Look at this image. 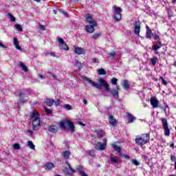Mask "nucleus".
I'll return each instance as SVG.
<instances>
[{"instance_id":"57","label":"nucleus","mask_w":176,"mask_h":176,"mask_svg":"<svg viewBox=\"0 0 176 176\" xmlns=\"http://www.w3.org/2000/svg\"><path fill=\"white\" fill-rule=\"evenodd\" d=\"M80 175H81V176H89V175H87L86 174V173H85V172H81Z\"/></svg>"},{"instance_id":"6","label":"nucleus","mask_w":176,"mask_h":176,"mask_svg":"<svg viewBox=\"0 0 176 176\" xmlns=\"http://www.w3.org/2000/svg\"><path fill=\"white\" fill-rule=\"evenodd\" d=\"M113 9H114V19L116 21H120L122 20V8L120 7H116V6H113Z\"/></svg>"},{"instance_id":"63","label":"nucleus","mask_w":176,"mask_h":176,"mask_svg":"<svg viewBox=\"0 0 176 176\" xmlns=\"http://www.w3.org/2000/svg\"><path fill=\"white\" fill-rule=\"evenodd\" d=\"M173 66L176 67V61L173 64Z\"/></svg>"},{"instance_id":"41","label":"nucleus","mask_w":176,"mask_h":176,"mask_svg":"<svg viewBox=\"0 0 176 176\" xmlns=\"http://www.w3.org/2000/svg\"><path fill=\"white\" fill-rule=\"evenodd\" d=\"M77 170L79 171L80 174H82L83 173V167L82 166H78L77 167Z\"/></svg>"},{"instance_id":"12","label":"nucleus","mask_w":176,"mask_h":176,"mask_svg":"<svg viewBox=\"0 0 176 176\" xmlns=\"http://www.w3.org/2000/svg\"><path fill=\"white\" fill-rule=\"evenodd\" d=\"M47 130L50 133H56L57 131H58V127H57V126L55 124L50 125L47 128Z\"/></svg>"},{"instance_id":"7","label":"nucleus","mask_w":176,"mask_h":176,"mask_svg":"<svg viewBox=\"0 0 176 176\" xmlns=\"http://www.w3.org/2000/svg\"><path fill=\"white\" fill-rule=\"evenodd\" d=\"M133 32L136 36H140V33L141 32V22L140 20L135 21Z\"/></svg>"},{"instance_id":"56","label":"nucleus","mask_w":176,"mask_h":176,"mask_svg":"<svg viewBox=\"0 0 176 176\" xmlns=\"http://www.w3.org/2000/svg\"><path fill=\"white\" fill-rule=\"evenodd\" d=\"M0 47H3V49H5V47H6V46H5V45H3V43H0Z\"/></svg>"},{"instance_id":"26","label":"nucleus","mask_w":176,"mask_h":176,"mask_svg":"<svg viewBox=\"0 0 176 176\" xmlns=\"http://www.w3.org/2000/svg\"><path fill=\"white\" fill-rule=\"evenodd\" d=\"M65 164H67V166L69 167L70 171H72V173H75V170L72 168V166H71V165L69 164V163H68V160H65Z\"/></svg>"},{"instance_id":"2","label":"nucleus","mask_w":176,"mask_h":176,"mask_svg":"<svg viewBox=\"0 0 176 176\" xmlns=\"http://www.w3.org/2000/svg\"><path fill=\"white\" fill-rule=\"evenodd\" d=\"M145 38L150 40L153 38L155 41H157L152 45V49L155 52V54H159V52L157 50L162 49V46H163L162 41H160V36L157 34H153V32H152V30H151L148 25H146Z\"/></svg>"},{"instance_id":"46","label":"nucleus","mask_w":176,"mask_h":176,"mask_svg":"<svg viewBox=\"0 0 176 176\" xmlns=\"http://www.w3.org/2000/svg\"><path fill=\"white\" fill-rule=\"evenodd\" d=\"M133 164H135V166H140L141 163L137 161V160H133Z\"/></svg>"},{"instance_id":"30","label":"nucleus","mask_w":176,"mask_h":176,"mask_svg":"<svg viewBox=\"0 0 176 176\" xmlns=\"http://www.w3.org/2000/svg\"><path fill=\"white\" fill-rule=\"evenodd\" d=\"M98 73L99 75H106L107 74V72H105V69H98Z\"/></svg>"},{"instance_id":"9","label":"nucleus","mask_w":176,"mask_h":176,"mask_svg":"<svg viewBox=\"0 0 176 176\" xmlns=\"http://www.w3.org/2000/svg\"><path fill=\"white\" fill-rule=\"evenodd\" d=\"M86 21L91 25H97V22L93 19V16L90 14H87L86 16Z\"/></svg>"},{"instance_id":"45","label":"nucleus","mask_w":176,"mask_h":176,"mask_svg":"<svg viewBox=\"0 0 176 176\" xmlns=\"http://www.w3.org/2000/svg\"><path fill=\"white\" fill-rule=\"evenodd\" d=\"M15 27H16V30H19V31H21V32L23 31V28L21 27V25L16 24Z\"/></svg>"},{"instance_id":"49","label":"nucleus","mask_w":176,"mask_h":176,"mask_svg":"<svg viewBox=\"0 0 176 176\" xmlns=\"http://www.w3.org/2000/svg\"><path fill=\"white\" fill-rule=\"evenodd\" d=\"M54 102H55L56 107H58V105H60V99H58L56 102L54 101Z\"/></svg>"},{"instance_id":"52","label":"nucleus","mask_w":176,"mask_h":176,"mask_svg":"<svg viewBox=\"0 0 176 176\" xmlns=\"http://www.w3.org/2000/svg\"><path fill=\"white\" fill-rule=\"evenodd\" d=\"M77 124H79L80 126H86V124H83V122L80 121H78Z\"/></svg>"},{"instance_id":"4","label":"nucleus","mask_w":176,"mask_h":176,"mask_svg":"<svg viewBox=\"0 0 176 176\" xmlns=\"http://www.w3.org/2000/svg\"><path fill=\"white\" fill-rule=\"evenodd\" d=\"M150 103L151 107H153V108H160V109H164V111H166V109H167V105L166 106V103L164 102V106H159V101L157 100V98L156 97H152L150 99Z\"/></svg>"},{"instance_id":"33","label":"nucleus","mask_w":176,"mask_h":176,"mask_svg":"<svg viewBox=\"0 0 176 176\" xmlns=\"http://www.w3.org/2000/svg\"><path fill=\"white\" fill-rule=\"evenodd\" d=\"M100 36H101V32L94 34H93V35L91 36V37H92L94 39H97L98 38H100Z\"/></svg>"},{"instance_id":"23","label":"nucleus","mask_w":176,"mask_h":176,"mask_svg":"<svg viewBox=\"0 0 176 176\" xmlns=\"http://www.w3.org/2000/svg\"><path fill=\"white\" fill-rule=\"evenodd\" d=\"M45 104L47 107H52L54 104V100L53 99H47L45 100Z\"/></svg>"},{"instance_id":"38","label":"nucleus","mask_w":176,"mask_h":176,"mask_svg":"<svg viewBox=\"0 0 176 176\" xmlns=\"http://www.w3.org/2000/svg\"><path fill=\"white\" fill-rule=\"evenodd\" d=\"M63 108H65V109H67L68 111H71V109H72V106L70 104H65Z\"/></svg>"},{"instance_id":"22","label":"nucleus","mask_w":176,"mask_h":176,"mask_svg":"<svg viewBox=\"0 0 176 176\" xmlns=\"http://www.w3.org/2000/svg\"><path fill=\"white\" fill-rule=\"evenodd\" d=\"M74 52L76 54H85V51L81 47H76Z\"/></svg>"},{"instance_id":"34","label":"nucleus","mask_w":176,"mask_h":176,"mask_svg":"<svg viewBox=\"0 0 176 176\" xmlns=\"http://www.w3.org/2000/svg\"><path fill=\"white\" fill-rule=\"evenodd\" d=\"M152 65L155 66L156 65V62L157 61V58L155 57L151 59Z\"/></svg>"},{"instance_id":"64","label":"nucleus","mask_w":176,"mask_h":176,"mask_svg":"<svg viewBox=\"0 0 176 176\" xmlns=\"http://www.w3.org/2000/svg\"><path fill=\"white\" fill-rule=\"evenodd\" d=\"M107 139H105L103 144H106L107 145Z\"/></svg>"},{"instance_id":"36","label":"nucleus","mask_w":176,"mask_h":176,"mask_svg":"<svg viewBox=\"0 0 176 176\" xmlns=\"http://www.w3.org/2000/svg\"><path fill=\"white\" fill-rule=\"evenodd\" d=\"M8 16L10 17L11 21H12V22L16 21V18L12 14L8 13Z\"/></svg>"},{"instance_id":"59","label":"nucleus","mask_w":176,"mask_h":176,"mask_svg":"<svg viewBox=\"0 0 176 176\" xmlns=\"http://www.w3.org/2000/svg\"><path fill=\"white\" fill-rule=\"evenodd\" d=\"M82 102L83 104H85V105H87V100H86L85 99H83Z\"/></svg>"},{"instance_id":"50","label":"nucleus","mask_w":176,"mask_h":176,"mask_svg":"<svg viewBox=\"0 0 176 176\" xmlns=\"http://www.w3.org/2000/svg\"><path fill=\"white\" fill-rule=\"evenodd\" d=\"M121 156H123L124 157H125V159H130V156L127 155H124L122 153H120Z\"/></svg>"},{"instance_id":"28","label":"nucleus","mask_w":176,"mask_h":176,"mask_svg":"<svg viewBox=\"0 0 176 176\" xmlns=\"http://www.w3.org/2000/svg\"><path fill=\"white\" fill-rule=\"evenodd\" d=\"M113 149H115L117 152H118L120 154L122 153L121 148L119 146L114 144L113 145Z\"/></svg>"},{"instance_id":"43","label":"nucleus","mask_w":176,"mask_h":176,"mask_svg":"<svg viewBox=\"0 0 176 176\" xmlns=\"http://www.w3.org/2000/svg\"><path fill=\"white\" fill-rule=\"evenodd\" d=\"M13 148H14V149L19 150V149H20V144L15 143L13 144Z\"/></svg>"},{"instance_id":"48","label":"nucleus","mask_w":176,"mask_h":176,"mask_svg":"<svg viewBox=\"0 0 176 176\" xmlns=\"http://www.w3.org/2000/svg\"><path fill=\"white\" fill-rule=\"evenodd\" d=\"M45 112L47 115H52V110L49 109H45Z\"/></svg>"},{"instance_id":"60","label":"nucleus","mask_w":176,"mask_h":176,"mask_svg":"<svg viewBox=\"0 0 176 176\" xmlns=\"http://www.w3.org/2000/svg\"><path fill=\"white\" fill-rule=\"evenodd\" d=\"M27 133H28L29 134H31V135H32V134H33V132L31 130H28Z\"/></svg>"},{"instance_id":"32","label":"nucleus","mask_w":176,"mask_h":176,"mask_svg":"<svg viewBox=\"0 0 176 176\" xmlns=\"http://www.w3.org/2000/svg\"><path fill=\"white\" fill-rule=\"evenodd\" d=\"M127 120H128L129 123H133V115L128 113Z\"/></svg>"},{"instance_id":"37","label":"nucleus","mask_w":176,"mask_h":176,"mask_svg":"<svg viewBox=\"0 0 176 176\" xmlns=\"http://www.w3.org/2000/svg\"><path fill=\"white\" fill-rule=\"evenodd\" d=\"M97 137L98 138H102V137H104V132L102 131H99L98 132Z\"/></svg>"},{"instance_id":"44","label":"nucleus","mask_w":176,"mask_h":176,"mask_svg":"<svg viewBox=\"0 0 176 176\" xmlns=\"http://www.w3.org/2000/svg\"><path fill=\"white\" fill-rule=\"evenodd\" d=\"M89 156L94 157V156H96V153L94 152V151L91 150L89 151Z\"/></svg>"},{"instance_id":"62","label":"nucleus","mask_w":176,"mask_h":176,"mask_svg":"<svg viewBox=\"0 0 176 176\" xmlns=\"http://www.w3.org/2000/svg\"><path fill=\"white\" fill-rule=\"evenodd\" d=\"M50 54L51 56H53L54 57L56 56V55H54V54H53L52 52L50 53Z\"/></svg>"},{"instance_id":"8","label":"nucleus","mask_w":176,"mask_h":176,"mask_svg":"<svg viewBox=\"0 0 176 176\" xmlns=\"http://www.w3.org/2000/svg\"><path fill=\"white\" fill-rule=\"evenodd\" d=\"M41 128V120L39 118H34L32 120V129L34 131L39 130Z\"/></svg>"},{"instance_id":"10","label":"nucleus","mask_w":176,"mask_h":176,"mask_svg":"<svg viewBox=\"0 0 176 176\" xmlns=\"http://www.w3.org/2000/svg\"><path fill=\"white\" fill-rule=\"evenodd\" d=\"M95 148L97 151H104L107 148V144L98 142L94 144Z\"/></svg>"},{"instance_id":"5","label":"nucleus","mask_w":176,"mask_h":176,"mask_svg":"<svg viewBox=\"0 0 176 176\" xmlns=\"http://www.w3.org/2000/svg\"><path fill=\"white\" fill-rule=\"evenodd\" d=\"M161 121L164 129V135H166V137H170V128H168V121H167V119L164 118H162Z\"/></svg>"},{"instance_id":"24","label":"nucleus","mask_w":176,"mask_h":176,"mask_svg":"<svg viewBox=\"0 0 176 176\" xmlns=\"http://www.w3.org/2000/svg\"><path fill=\"white\" fill-rule=\"evenodd\" d=\"M45 167H47V170H52V168H53L54 167V164H53L52 162H47L45 164Z\"/></svg>"},{"instance_id":"21","label":"nucleus","mask_w":176,"mask_h":176,"mask_svg":"<svg viewBox=\"0 0 176 176\" xmlns=\"http://www.w3.org/2000/svg\"><path fill=\"white\" fill-rule=\"evenodd\" d=\"M14 45L16 47V49L22 50L21 47L19 45V39H17V38H14Z\"/></svg>"},{"instance_id":"14","label":"nucleus","mask_w":176,"mask_h":176,"mask_svg":"<svg viewBox=\"0 0 176 176\" xmlns=\"http://www.w3.org/2000/svg\"><path fill=\"white\" fill-rule=\"evenodd\" d=\"M19 96V102L21 104H25V102H27V100H24V97H25V93L20 92Z\"/></svg>"},{"instance_id":"17","label":"nucleus","mask_w":176,"mask_h":176,"mask_svg":"<svg viewBox=\"0 0 176 176\" xmlns=\"http://www.w3.org/2000/svg\"><path fill=\"white\" fill-rule=\"evenodd\" d=\"M110 160L111 162V164H116L119 162V160L118 159V157H116V155H115L114 154H111L110 155Z\"/></svg>"},{"instance_id":"27","label":"nucleus","mask_w":176,"mask_h":176,"mask_svg":"<svg viewBox=\"0 0 176 176\" xmlns=\"http://www.w3.org/2000/svg\"><path fill=\"white\" fill-rule=\"evenodd\" d=\"M28 146H29L30 149H35V145H34L32 141H28Z\"/></svg>"},{"instance_id":"3","label":"nucleus","mask_w":176,"mask_h":176,"mask_svg":"<svg viewBox=\"0 0 176 176\" xmlns=\"http://www.w3.org/2000/svg\"><path fill=\"white\" fill-rule=\"evenodd\" d=\"M149 140H151V135L149 133H143L137 136L135 139V142L137 145H139V146L142 148L145 144H148V142H149Z\"/></svg>"},{"instance_id":"61","label":"nucleus","mask_w":176,"mask_h":176,"mask_svg":"<svg viewBox=\"0 0 176 176\" xmlns=\"http://www.w3.org/2000/svg\"><path fill=\"white\" fill-rule=\"evenodd\" d=\"M76 65H78V67H82V64L78 62Z\"/></svg>"},{"instance_id":"47","label":"nucleus","mask_w":176,"mask_h":176,"mask_svg":"<svg viewBox=\"0 0 176 176\" xmlns=\"http://www.w3.org/2000/svg\"><path fill=\"white\" fill-rule=\"evenodd\" d=\"M58 41L60 43V46H61V45L65 43V42L64 41V39H63L61 38H58Z\"/></svg>"},{"instance_id":"42","label":"nucleus","mask_w":176,"mask_h":176,"mask_svg":"<svg viewBox=\"0 0 176 176\" xmlns=\"http://www.w3.org/2000/svg\"><path fill=\"white\" fill-rule=\"evenodd\" d=\"M111 83H112V85H118V78H113L111 79Z\"/></svg>"},{"instance_id":"53","label":"nucleus","mask_w":176,"mask_h":176,"mask_svg":"<svg viewBox=\"0 0 176 176\" xmlns=\"http://www.w3.org/2000/svg\"><path fill=\"white\" fill-rule=\"evenodd\" d=\"M40 28H41V30H43V31H45V30H46V28H45V25H40Z\"/></svg>"},{"instance_id":"54","label":"nucleus","mask_w":176,"mask_h":176,"mask_svg":"<svg viewBox=\"0 0 176 176\" xmlns=\"http://www.w3.org/2000/svg\"><path fill=\"white\" fill-rule=\"evenodd\" d=\"M92 60L94 63H98V59H97V58H94Z\"/></svg>"},{"instance_id":"1","label":"nucleus","mask_w":176,"mask_h":176,"mask_svg":"<svg viewBox=\"0 0 176 176\" xmlns=\"http://www.w3.org/2000/svg\"><path fill=\"white\" fill-rule=\"evenodd\" d=\"M82 79L83 80H85V82L89 83V85H91L92 87H96V89H98V90H101L102 89V87H104L106 91H107V93H109L110 91L111 94L114 98H119V87H117L116 89H113L112 91H111L109 85L104 78H100L98 80L99 83L95 82L87 77H84Z\"/></svg>"},{"instance_id":"58","label":"nucleus","mask_w":176,"mask_h":176,"mask_svg":"<svg viewBox=\"0 0 176 176\" xmlns=\"http://www.w3.org/2000/svg\"><path fill=\"white\" fill-rule=\"evenodd\" d=\"M170 147L172 148L173 149H174V148H175L174 143H171L170 144Z\"/></svg>"},{"instance_id":"55","label":"nucleus","mask_w":176,"mask_h":176,"mask_svg":"<svg viewBox=\"0 0 176 176\" xmlns=\"http://www.w3.org/2000/svg\"><path fill=\"white\" fill-rule=\"evenodd\" d=\"M38 76L40 78V79H45V76H43L42 74H38Z\"/></svg>"},{"instance_id":"20","label":"nucleus","mask_w":176,"mask_h":176,"mask_svg":"<svg viewBox=\"0 0 176 176\" xmlns=\"http://www.w3.org/2000/svg\"><path fill=\"white\" fill-rule=\"evenodd\" d=\"M19 65L22 68V71H24V72H28V67H26L24 63L20 61Z\"/></svg>"},{"instance_id":"35","label":"nucleus","mask_w":176,"mask_h":176,"mask_svg":"<svg viewBox=\"0 0 176 176\" xmlns=\"http://www.w3.org/2000/svg\"><path fill=\"white\" fill-rule=\"evenodd\" d=\"M108 58H111V57H112V58H113L115 57V56H116V52H110L109 54H107Z\"/></svg>"},{"instance_id":"19","label":"nucleus","mask_w":176,"mask_h":176,"mask_svg":"<svg viewBox=\"0 0 176 176\" xmlns=\"http://www.w3.org/2000/svg\"><path fill=\"white\" fill-rule=\"evenodd\" d=\"M63 173L65 174V175H72L75 172H72V170H69V167H66L63 170Z\"/></svg>"},{"instance_id":"31","label":"nucleus","mask_w":176,"mask_h":176,"mask_svg":"<svg viewBox=\"0 0 176 176\" xmlns=\"http://www.w3.org/2000/svg\"><path fill=\"white\" fill-rule=\"evenodd\" d=\"M60 47H61V49L63 50H68L69 49L68 47V45H67V44H65V43H63V44L60 45Z\"/></svg>"},{"instance_id":"40","label":"nucleus","mask_w":176,"mask_h":176,"mask_svg":"<svg viewBox=\"0 0 176 176\" xmlns=\"http://www.w3.org/2000/svg\"><path fill=\"white\" fill-rule=\"evenodd\" d=\"M48 74H49V75L52 76V78L54 79H55V80H58V78H57V76H56L54 74H53L52 72H48Z\"/></svg>"},{"instance_id":"39","label":"nucleus","mask_w":176,"mask_h":176,"mask_svg":"<svg viewBox=\"0 0 176 176\" xmlns=\"http://www.w3.org/2000/svg\"><path fill=\"white\" fill-rule=\"evenodd\" d=\"M160 80H162V82L163 85H164V86H167L168 82H167V81H166V80H164V78H163L162 76H160Z\"/></svg>"},{"instance_id":"15","label":"nucleus","mask_w":176,"mask_h":176,"mask_svg":"<svg viewBox=\"0 0 176 176\" xmlns=\"http://www.w3.org/2000/svg\"><path fill=\"white\" fill-rule=\"evenodd\" d=\"M109 122L110 124H112V126H116V123H118V121L116 120V119H115V117H113V116H109Z\"/></svg>"},{"instance_id":"16","label":"nucleus","mask_w":176,"mask_h":176,"mask_svg":"<svg viewBox=\"0 0 176 176\" xmlns=\"http://www.w3.org/2000/svg\"><path fill=\"white\" fill-rule=\"evenodd\" d=\"M122 86L124 89V90H129L130 89V84L129 83V80H122Z\"/></svg>"},{"instance_id":"51","label":"nucleus","mask_w":176,"mask_h":176,"mask_svg":"<svg viewBox=\"0 0 176 176\" xmlns=\"http://www.w3.org/2000/svg\"><path fill=\"white\" fill-rule=\"evenodd\" d=\"M61 13H62L63 14H64V16H65L66 17H68V13L66 12L65 11L62 10V11H61Z\"/></svg>"},{"instance_id":"13","label":"nucleus","mask_w":176,"mask_h":176,"mask_svg":"<svg viewBox=\"0 0 176 176\" xmlns=\"http://www.w3.org/2000/svg\"><path fill=\"white\" fill-rule=\"evenodd\" d=\"M94 27H97V25H88L85 26V31L88 32V34H93L94 32Z\"/></svg>"},{"instance_id":"29","label":"nucleus","mask_w":176,"mask_h":176,"mask_svg":"<svg viewBox=\"0 0 176 176\" xmlns=\"http://www.w3.org/2000/svg\"><path fill=\"white\" fill-rule=\"evenodd\" d=\"M59 127L62 129V130H66L67 126H65V124L64 123V122L61 121L60 122H59Z\"/></svg>"},{"instance_id":"18","label":"nucleus","mask_w":176,"mask_h":176,"mask_svg":"<svg viewBox=\"0 0 176 176\" xmlns=\"http://www.w3.org/2000/svg\"><path fill=\"white\" fill-rule=\"evenodd\" d=\"M71 155V151H65L62 153V156L65 160H68L69 159V155Z\"/></svg>"},{"instance_id":"25","label":"nucleus","mask_w":176,"mask_h":176,"mask_svg":"<svg viewBox=\"0 0 176 176\" xmlns=\"http://www.w3.org/2000/svg\"><path fill=\"white\" fill-rule=\"evenodd\" d=\"M32 119H39V113L36 111H33L32 113Z\"/></svg>"},{"instance_id":"11","label":"nucleus","mask_w":176,"mask_h":176,"mask_svg":"<svg viewBox=\"0 0 176 176\" xmlns=\"http://www.w3.org/2000/svg\"><path fill=\"white\" fill-rule=\"evenodd\" d=\"M66 123L68 126V130H69V131L72 133H74L75 131V125H74V122L69 120H66Z\"/></svg>"}]
</instances>
